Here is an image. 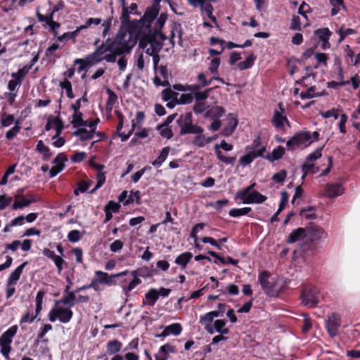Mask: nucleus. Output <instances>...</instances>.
Here are the masks:
<instances>
[{"label": "nucleus", "instance_id": "nucleus-1", "mask_svg": "<svg viewBox=\"0 0 360 360\" xmlns=\"http://www.w3.org/2000/svg\"><path fill=\"white\" fill-rule=\"evenodd\" d=\"M167 15L162 13L157 19L153 20V22L143 20H140L141 26L146 28L148 36L141 39L139 46L146 49V53L148 56L158 53L162 49L163 41L166 39V34L162 32V28L166 22Z\"/></svg>", "mask_w": 360, "mask_h": 360}, {"label": "nucleus", "instance_id": "nucleus-2", "mask_svg": "<svg viewBox=\"0 0 360 360\" xmlns=\"http://www.w3.org/2000/svg\"><path fill=\"white\" fill-rule=\"evenodd\" d=\"M136 42L137 38L134 34L120 30L114 38H108L104 44L110 54L114 55L116 60L117 56L129 53Z\"/></svg>", "mask_w": 360, "mask_h": 360}, {"label": "nucleus", "instance_id": "nucleus-3", "mask_svg": "<svg viewBox=\"0 0 360 360\" xmlns=\"http://www.w3.org/2000/svg\"><path fill=\"white\" fill-rule=\"evenodd\" d=\"M103 60L108 63L115 62L114 55L110 54L106 46L103 42L100 46L96 47V50L91 54L87 55L84 59H76L75 64H79V70H84L85 68L91 67Z\"/></svg>", "mask_w": 360, "mask_h": 360}, {"label": "nucleus", "instance_id": "nucleus-4", "mask_svg": "<svg viewBox=\"0 0 360 360\" xmlns=\"http://www.w3.org/2000/svg\"><path fill=\"white\" fill-rule=\"evenodd\" d=\"M259 281L265 293L270 297H276L283 288V282L281 279L271 278L266 271L259 275Z\"/></svg>", "mask_w": 360, "mask_h": 360}, {"label": "nucleus", "instance_id": "nucleus-5", "mask_svg": "<svg viewBox=\"0 0 360 360\" xmlns=\"http://www.w3.org/2000/svg\"><path fill=\"white\" fill-rule=\"evenodd\" d=\"M125 273H117L115 274H108L102 271H96V277L92 279V285L96 292H101L104 290V286H112L117 285L116 278L122 276Z\"/></svg>", "mask_w": 360, "mask_h": 360}, {"label": "nucleus", "instance_id": "nucleus-6", "mask_svg": "<svg viewBox=\"0 0 360 360\" xmlns=\"http://www.w3.org/2000/svg\"><path fill=\"white\" fill-rule=\"evenodd\" d=\"M255 183L238 191L235 196L236 200H240L244 204L262 203L266 200V197L254 190Z\"/></svg>", "mask_w": 360, "mask_h": 360}, {"label": "nucleus", "instance_id": "nucleus-7", "mask_svg": "<svg viewBox=\"0 0 360 360\" xmlns=\"http://www.w3.org/2000/svg\"><path fill=\"white\" fill-rule=\"evenodd\" d=\"M121 273H125L122 277H124L120 281V285L122 290V292L127 297L129 296V292L132 291L138 285L141 283V279L139 278L136 271L129 272L124 271Z\"/></svg>", "mask_w": 360, "mask_h": 360}, {"label": "nucleus", "instance_id": "nucleus-8", "mask_svg": "<svg viewBox=\"0 0 360 360\" xmlns=\"http://www.w3.org/2000/svg\"><path fill=\"white\" fill-rule=\"evenodd\" d=\"M192 113L187 112L184 115H181L177 120V123L180 127V134H202L203 129L196 124H193Z\"/></svg>", "mask_w": 360, "mask_h": 360}, {"label": "nucleus", "instance_id": "nucleus-9", "mask_svg": "<svg viewBox=\"0 0 360 360\" xmlns=\"http://www.w3.org/2000/svg\"><path fill=\"white\" fill-rule=\"evenodd\" d=\"M314 141L311 134L307 131L297 133L291 137L286 143L288 150H294L300 148H306Z\"/></svg>", "mask_w": 360, "mask_h": 360}, {"label": "nucleus", "instance_id": "nucleus-10", "mask_svg": "<svg viewBox=\"0 0 360 360\" xmlns=\"http://www.w3.org/2000/svg\"><path fill=\"white\" fill-rule=\"evenodd\" d=\"M17 331L18 326H13L5 331L0 337V352L7 360L9 359V354L12 349L11 343Z\"/></svg>", "mask_w": 360, "mask_h": 360}, {"label": "nucleus", "instance_id": "nucleus-11", "mask_svg": "<svg viewBox=\"0 0 360 360\" xmlns=\"http://www.w3.org/2000/svg\"><path fill=\"white\" fill-rule=\"evenodd\" d=\"M321 298L319 290L313 286H306L301 294L302 304L309 308L315 307Z\"/></svg>", "mask_w": 360, "mask_h": 360}, {"label": "nucleus", "instance_id": "nucleus-12", "mask_svg": "<svg viewBox=\"0 0 360 360\" xmlns=\"http://www.w3.org/2000/svg\"><path fill=\"white\" fill-rule=\"evenodd\" d=\"M73 316V312L70 308L61 307L59 304L52 308L48 314L49 320L55 322L57 319L63 323H67L70 321Z\"/></svg>", "mask_w": 360, "mask_h": 360}, {"label": "nucleus", "instance_id": "nucleus-13", "mask_svg": "<svg viewBox=\"0 0 360 360\" xmlns=\"http://www.w3.org/2000/svg\"><path fill=\"white\" fill-rule=\"evenodd\" d=\"M44 295L45 292L43 290L38 291L35 299V314L34 316H30V311H27L26 314L21 318L20 321V323H32L34 321V319L38 316L42 309L43 299Z\"/></svg>", "mask_w": 360, "mask_h": 360}, {"label": "nucleus", "instance_id": "nucleus-14", "mask_svg": "<svg viewBox=\"0 0 360 360\" xmlns=\"http://www.w3.org/2000/svg\"><path fill=\"white\" fill-rule=\"evenodd\" d=\"M341 325V319L340 315L332 314L328 316L326 321V328L330 335L333 338L338 335V331Z\"/></svg>", "mask_w": 360, "mask_h": 360}, {"label": "nucleus", "instance_id": "nucleus-15", "mask_svg": "<svg viewBox=\"0 0 360 360\" xmlns=\"http://www.w3.org/2000/svg\"><path fill=\"white\" fill-rule=\"evenodd\" d=\"M314 34L321 41V47L323 49H328L330 48L329 39L331 35V32L328 28H320L314 32Z\"/></svg>", "mask_w": 360, "mask_h": 360}, {"label": "nucleus", "instance_id": "nucleus-16", "mask_svg": "<svg viewBox=\"0 0 360 360\" xmlns=\"http://www.w3.org/2000/svg\"><path fill=\"white\" fill-rule=\"evenodd\" d=\"M344 188L339 183L328 184L326 186V195L330 198H336L344 193Z\"/></svg>", "mask_w": 360, "mask_h": 360}, {"label": "nucleus", "instance_id": "nucleus-17", "mask_svg": "<svg viewBox=\"0 0 360 360\" xmlns=\"http://www.w3.org/2000/svg\"><path fill=\"white\" fill-rule=\"evenodd\" d=\"M162 0H154V3L151 7L146 9L143 16L144 20L153 22V20L157 19L159 13L160 3Z\"/></svg>", "mask_w": 360, "mask_h": 360}, {"label": "nucleus", "instance_id": "nucleus-18", "mask_svg": "<svg viewBox=\"0 0 360 360\" xmlns=\"http://www.w3.org/2000/svg\"><path fill=\"white\" fill-rule=\"evenodd\" d=\"M198 82L199 84L187 85L188 91H197L200 90L202 87L210 85L212 81V77L210 79H207L205 75L203 72H200L197 77Z\"/></svg>", "mask_w": 360, "mask_h": 360}, {"label": "nucleus", "instance_id": "nucleus-19", "mask_svg": "<svg viewBox=\"0 0 360 360\" xmlns=\"http://www.w3.org/2000/svg\"><path fill=\"white\" fill-rule=\"evenodd\" d=\"M281 106V104L279 105ZM281 112L276 110L274 112V117L272 120V122L276 129L284 130L285 124H288V121L285 115H283L284 112V109L280 107Z\"/></svg>", "mask_w": 360, "mask_h": 360}, {"label": "nucleus", "instance_id": "nucleus-20", "mask_svg": "<svg viewBox=\"0 0 360 360\" xmlns=\"http://www.w3.org/2000/svg\"><path fill=\"white\" fill-rule=\"evenodd\" d=\"M221 63L219 58H213L209 65L208 70L213 75L212 79H216L222 84H226L224 80L218 76V69Z\"/></svg>", "mask_w": 360, "mask_h": 360}, {"label": "nucleus", "instance_id": "nucleus-21", "mask_svg": "<svg viewBox=\"0 0 360 360\" xmlns=\"http://www.w3.org/2000/svg\"><path fill=\"white\" fill-rule=\"evenodd\" d=\"M226 121L227 123L223 129L222 134L226 136H229L234 131L238 124V121L233 114H229L227 117Z\"/></svg>", "mask_w": 360, "mask_h": 360}, {"label": "nucleus", "instance_id": "nucleus-22", "mask_svg": "<svg viewBox=\"0 0 360 360\" xmlns=\"http://www.w3.org/2000/svg\"><path fill=\"white\" fill-rule=\"evenodd\" d=\"M94 167L97 169L96 174V186L91 191V193L95 192L97 189L101 188L105 181V173L103 172L104 165H97L94 164Z\"/></svg>", "mask_w": 360, "mask_h": 360}, {"label": "nucleus", "instance_id": "nucleus-23", "mask_svg": "<svg viewBox=\"0 0 360 360\" xmlns=\"http://www.w3.org/2000/svg\"><path fill=\"white\" fill-rule=\"evenodd\" d=\"M174 352V347L170 344L161 346L155 356V360H167L169 353Z\"/></svg>", "mask_w": 360, "mask_h": 360}, {"label": "nucleus", "instance_id": "nucleus-24", "mask_svg": "<svg viewBox=\"0 0 360 360\" xmlns=\"http://www.w3.org/2000/svg\"><path fill=\"white\" fill-rule=\"evenodd\" d=\"M26 265L27 262H23L20 266H18L13 272H11L7 281L8 286L16 284L17 281L20 279V275L22 273V271Z\"/></svg>", "mask_w": 360, "mask_h": 360}, {"label": "nucleus", "instance_id": "nucleus-25", "mask_svg": "<svg viewBox=\"0 0 360 360\" xmlns=\"http://www.w3.org/2000/svg\"><path fill=\"white\" fill-rule=\"evenodd\" d=\"M306 236V231L303 228H298L292 231L288 236L287 242L288 243H294L300 240L303 239Z\"/></svg>", "mask_w": 360, "mask_h": 360}, {"label": "nucleus", "instance_id": "nucleus-26", "mask_svg": "<svg viewBox=\"0 0 360 360\" xmlns=\"http://www.w3.org/2000/svg\"><path fill=\"white\" fill-rule=\"evenodd\" d=\"M95 131L87 130L85 127H78L77 130L73 132V135L79 136L80 140L86 141L93 139Z\"/></svg>", "mask_w": 360, "mask_h": 360}, {"label": "nucleus", "instance_id": "nucleus-27", "mask_svg": "<svg viewBox=\"0 0 360 360\" xmlns=\"http://www.w3.org/2000/svg\"><path fill=\"white\" fill-rule=\"evenodd\" d=\"M225 112V110L221 106H213L207 110L205 114V117H210L212 120L219 119Z\"/></svg>", "mask_w": 360, "mask_h": 360}, {"label": "nucleus", "instance_id": "nucleus-28", "mask_svg": "<svg viewBox=\"0 0 360 360\" xmlns=\"http://www.w3.org/2000/svg\"><path fill=\"white\" fill-rule=\"evenodd\" d=\"M327 237V233L320 227L312 228L309 231V238L312 241H319Z\"/></svg>", "mask_w": 360, "mask_h": 360}, {"label": "nucleus", "instance_id": "nucleus-29", "mask_svg": "<svg viewBox=\"0 0 360 360\" xmlns=\"http://www.w3.org/2000/svg\"><path fill=\"white\" fill-rule=\"evenodd\" d=\"M122 348V344L117 340H110L106 345L107 352L110 355L117 354L121 351Z\"/></svg>", "mask_w": 360, "mask_h": 360}, {"label": "nucleus", "instance_id": "nucleus-30", "mask_svg": "<svg viewBox=\"0 0 360 360\" xmlns=\"http://www.w3.org/2000/svg\"><path fill=\"white\" fill-rule=\"evenodd\" d=\"M285 153V148L282 146H278L274 148L271 153H268L264 158L270 162H274L281 159Z\"/></svg>", "mask_w": 360, "mask_h": 360}, {"label": "nucleus", "instance_id": "nucleus-31", "mask_svg": "<svg viewBox=\"0 0 360 360\" xmlns=\"http://www.w3.org/2000/svg\"><path fill=\"white\" fill-rule=\"evenodd\" d=\"M75 292L76 291L67 292L61 300L56 301V304L58 305L62 303L68 305L70 307H73L75 304L76 300Z\"/></svg>", "mask_w": 360, "mask_h": 360}, {"label": "nucleus", "instance_id": "nucleus-32", "mask_svg": "<svg viewBox=\"0 0 360 360\" xmlns=\"http://www.w3.org/2000/svg\"><path fill=\"white\" fill-rule=\"evenodd\" d=\"M201 11L203 15H206L218 27L216 18L213 15V6L210 4L202 2L200 4Z\"/></svg>", "mask_w": 360, "mask_h": 360}, {"label": "nucleus", "instance_id": "nucleus-33", "mask_svg": "<svg viewBox=\"0 0 360 360\" xmlns=\"http://www.w3.org/2000/svg\"><path fill=\"white\" fill-rule=\"evenodd\" d=\"M181 25L180 24L174 23L171 26L170 34L169 36L166 35V39H169L171 43L174 44L175 41L174 39L176 36H177L179 41L181 40Z\"/></svg>", "mask_w": 360, "mask_h": 360}, {"label": "nucleus", "instance_id": "nucleus-34", "mask_svg": "<svg viewBox=\"0 0 360 360\" xmlns=\"http://www.w3.org/2000/svg\"><path fill=\"white\" fill-rule=\"evenodd\" d=\"M193 257V254L189 252H184L179 255L176 259L174 262L181 266L182 269L186 268L188 263Z\"/></svg>", "mask_w": 360, "mask_h": 360}, {"label": "nucleus", "instance_id": "nucleus-35", "mask_svg": "<svg viewBox=\"0 0 360 360\" xmlns=\"http://www.w3.org/2000/svg\"><path fill=\"white\" fill-rule=\"evenodd\" d=\"M169 151L170 148L169 146L163 148L159 156L152 162V165L156 167H160L162 164L167 160Z\"/></svg>", "mask_w": 360, "mask_h": 360}, {"label": "nucleus", "instance_id": "nucleus-36", "mask_svg": "<svg viewBox=\"0 0 360 360\" xmlns=\"http://www.w3.org/2000/svg\"><path fill=\"white\" fill-rule=\"evenodd\" d=\"M82 113L81 112H74L72 115V120L71 121V124L73 127L78 128L81 127H85L86 124V122L82 118Z\"/></svg>", "mask_w": 360, "mask_h": 360}, {"label": "nucleus", "instance_id": "nucleus-37", "mask_svg": "<svg viewBox=\"0 0 360 360\" xmlns=\"http://www.w3.org/2000/svg\"><path fill=\"white\" fill-rule=\"evenodd\" d=\"M37 150L43 155V159L45 161L49 160L52 155L50 149L41 140L37 144Z\"/></svg>", "mask_w": 360, "mask_h": 360}, {"label": "nucleus", "instance_id": "nucleus-38", "mask_svg": "<svg viewBox=\"0 0 360 360\" xmlns=\"http://www.w3.org/2000/svg\"><path fill=\"white\" fill-rule=\"evenodd\" d=\"M330 5L333 7L331 9V15H336L341 10L345 9L344 0H329Z\"/></svg>", "mask_w": 360, "mask_h": 360}, {"label": "nucleus", "instance_id": "nucleus-39", "mask_svg": "<svg viewBox=\"0 0 360 360\" xmlns=\"http://www.w3.org/2000/svg\"><path fill=\"white\" fill-rule=\"evenodd\" d=\"M214 148L216 155L220 161L226 163V165H233L235 162L236 160V157L225 156L224 153L220 150V149L218 148V146H214Z\"/></svg>", "mask_w": 360, "mask_h": 360}, {"label": "nucleus", "instance_id": "nucleus-40", "mask_svg": "<svg viewBox=\"0 0 360 360\" xmlns=\"http://www.w3.org/2000/svg\"><path fill=\"white\" fill-rule=\"evenodd\" d=\"M225 326L226 322L224 320L218 319L214 322V328L215 331L222 335H226L229 332V328Z\"/></svg>", "mask_w": 360, "mask_h": 360}, {"label": "nucleus", "instance_id": "nucleus-41", "mask_svg": "<svg viewBox=\"0 0 360 360\" xmlns=\"http://www.w3.org/2000/svg\"><path fill=\"white\" fill-rule=\"evenodd\" d=\"M255 60H256V56L253 53H251L246 58L245 60L239 63L238 64V67L241 70L250 68L254 65Z\"/></svg>", "mask_w": 360, "mask_h": 360}, {"label": "nucleus", "instance_id": "nucleus-42", "mask_svg": "<svg viewBox=\"0 0 360 360\" xmlns=\"http://www.w3.org/2000/svg\"><path fill=\"white\" fill-rule=\"evenodd\" d=\"M168 335H173L175 336L179 335L182 331L181 325L179 323H172L165 327Z\"/></svg>", "mask_w": 360, "mask_h": 360}, {"label": "nucleus", "instance_id": "nucleus-43", "mask_svg": "<svg viewBox=\"0 0 360 360\" xmlns=\"http://www.w3.org/2000/svg\"><path fill=\"white\" fill-rule=\"evenodd\" d=\"M1 124L3 127H8L13 123H15V120L14 116L6 112H4L1 117Z\"/></svg>", "mask_w": 360, "mask_h": 360}, {"label": "nucleus", "instance_id": "nucleus-44", "mask_svg": "<svg viewBox=\"0 0 360 360\" xmlns=\"http://www.w3.org/2000/svg\"><path fill=\"white\" fill-rule=\"evenodd\" d=\"M159 293L156 289H150L146 294V299L148 300L149 304L153 306L158 300Z\"/></svg>", "mask_w": 360, "mask_h": 360}, {"label": "nucleus", "instance_id": "nucleus-45", "mask_svg": "<svg viewBox=\"0 0 360 360\" xmlns=\"http://www.w3.org/2000/svg\"><path fill=\"white\" fill-rule=\"evenodd\" d=\"M251 210L252 209L248 207L243 208H233L229 211V214L231 217H238L240 216L248 214Z\"/></svg>", "mask_w": 360, "mask_h": 360}, {"label": "nucleus", "instance_id": "nucleus-46", "mask_svg": "<svg viewBox=\"0 0 360 360\" xmlns=\"http://www.w3.org/2000/svg\"><path fill=\"white\" fill-rule=\"evenodd\" d=\"M20 124V122L19 120H15L14 127L6 133V139L11 140L19 133L21 129Z\"/></svg>", "mask_w": 360, "mask_h": 360}, {"label": "nucleus", "instance_id": "nucleus-47", "mask_svg": "<svg viewBox=\"0 0 360 360\" xmlns=\"http://www.w3.org/2000/svg\"><path fill=\"white\" fill-rule=\"evenodd\" d=\"M322 156V148H317L314 152L309 154L306 158V162L304 163L308 164H314L316 160L320 158Z\"/></svg>", "mask_w": 360, "mask_h": 360}, {"label": "nucleus", "instance_id": "nucleus-48", "mask_svg": "<svg viewBox=\"0 0 360 360\" xmlns=\"http://www.w3.org/2000/svg\"><path fill=\"white\" fill-rule=\"evenodd\" d=\"M198 135L196 136L193 139V144L195 146H197L198 147H202L205 144L210 143L212 141V138H205V136L202 135V134H198Z\"/></svg>", "mask_w": 360, "mask_h": 360}, {"label": "nucleus", "instance_id": "nucleus-49", "mask_svg": "<svg viewBox=\"0 0 360 360\" xmlns=\"http://www.w3.org/2000/svg\"><path fill=\"white\" fill-rule=\"evenodd\" d=\"M302 170L303 172L302 179H304L308 173H316L319 171V167H316L314 164L304 163Z\"/></svg>", "mask_w": 360, "mask_h": 360}, {"label": "nucleus", "instance_id": "nucleus-50", "mask_svg": "<svg viewBox=\"0 0 360 360\" xmlns=\"http://www.w3.org/2000/svg\"><path fill=\"white\" fill-rule=\"evenodd\" d=\"M255 158L256 155L250 150L247 154L242 156L239 162L243 167H245L252 162Z\"/></svg>", "mask_w": 360, "mask_h": 360}, {"label": "nucleus", "instance_id": "nucleus-51", "mask_svg": "<svg viewBox=\"0 0 360 360\" xmlns=\"http://www.w3.org/2000/svg\"><path fill=\"white\" fill-rule=\"evenodd\" d=\"M60 86L65 90L66 95L69 98H73L75 97L74 94L72 92V84L71 82L65 79L60 83Z\"/></svg>", "mask_w": 360, "mask_h": 360}, {"label": "nucleus", "instance_id": "nucleus-52", "mask_svg": "<svg viewBox=\"0 0 360 360\" xmlns=\"http://www.w3.org/2000/svg\"><path fill=\"white\" fill-rule=\"evenodd\" d=\"M341 110L338 108H332L325 112H321L320 115L322 117L327 119L329 117H333L335 120H337L339 116H340V112Z\"/></svg>", "mask_w": 360, "mask_h": 360}, {"label": "nucleus", "instance_id": "nucleus-53", "mask_svg": "<svg viewBox=\"0 0 360 360\" xmlns=\"http://www.w3.org/2000/svg\"><path fill=\"white\" fill-rule=\"evenodd\" d=\"M68 160V158L63 153L58 154L56 158L54 159L53 163L54 166L58 169L61 167V171L65 167V162Z\"/></svg>", "mask_w": 360, "mask_h": 360}, {"label": "nucleus", "instance_id": "nucleus-54", "mask_svg": "<svg viewBox=\"0 0 360 360\" xmlns=\"http://www.w3.org/2000/svg\"><path fill=\"white\" fill-rule=\"evenodd\" d=\"M158 129L160 131V134L166 139H170L172 136V129L167 126V124H162L158 127Z\"/></svg>", "mask_w": 360, "mask_h": 360}, {"label": "nucleus", "instance_id": "nucleus-55", "mask_svg": "<svg viewBox=\"0 0 360 360\" xmlns=\"http://www.w3.org/2000/svg\"><path fill=\"white\" fill-rule=\"evenodd\" d=\"M211 90L212 89H208L204 91H200V90L191 91L194 94L196 101H203L208 98L209 93Z\"/></svg>", "mask_w": 360, "mask_h": 360}, {"label": "nucleus", "instance_id": "nucleus-56", "mask_svg": "<svg viewBox=\"0 0 360 360\" xmlns=\"http://www.w3.org/2000/svg\"><path fill=\"white\" fill-rule=\"evenodd\" d=\"M106 92L108 95V100L106 102V105L108 108H110L111 109L112 108V106L114 105V104L117 102V96L115 94V92L112 91L110 89H107Z\"/></svg>", "mask_w": 360, "mask_h": 360}, {"label": "nucleus", "instance_id": "nucleus-57", "mask_svg": "<svg viewBox=\"0 0 360 360\" xmlns=\"http://www.w3.org/2000/svg\"><path fill=\"white\" fill-rule=\"evenodd\" d=\"M112 18H108L105 20H102L101 27L102 30V36L105 37L107 34H109V31L112 27Z\"/></svg>", "mask_w": 360, "mask_h": 360}, {"label": "nucleus", "instance_id": "nucleus-58", "mask_svg": "<svg viewBox=\"0 0 360 360\" xmlns=\"http://www.w3.org/2000/svg\"><path fill=\"white\" fill-rule=\"evenodd\" d=\"M208 105L205 102L203 101H196L195 105H193V111L195 114H200L205 111Z\"/></svg>", "mask_w": 360, "mask_h": 360}, {"label": "nucleus", "instance_id": "nucleus-59", "mask_svg": "<svg viewBox=\"0 0 360 360\" xmlns=\"http://www.w3.org/2000/svg\"><path fill=\"white\" fill-rule=\"evenodd\" d=\"M102 22V19L100 18H89L86 19L84 24L82 25L84 29L90 27L91 25H98Z\"/></svg>", "mask_w": 360, "mask_h": 360}, {"label": "nucleus", "instance_id": "nucleus-60", "mask_svg": "<svg viewBox=\"0 0 360 360\" xmlns=\"http://www.w3.org/2000/svg\"><path fill=\"white\" fill-rule=\"evenodd\" d=\"M81 237L82 235L78 230H72L68 234V238L72 243L78 242Z\"/></svg>", "mask_w": 360, "mask_h": 360}, {"label": "nucleus", "instance_id": "nucleus-61", "mask_svg": "<svg viewBox=\"0 0 360 360\" xmlns=\"http://www.w3.org/2000/svg\"><path fill=\"white\" fill-rule=\"evenodd\" d=\"M304 324L302 326V330L303 333H307L312 327V323L310 318L308 314H302Z\"/></svg>", "mask_w": 360, "mask_h": 360}, {"label": "nucleus", "instance_id": "nucleus-62", "mask_svg": "<svg viewBox=\"0 0 360 360\" xmlns=\"http://www.w3.org/2000/svg\"><path fill=\"white\" fill-rule=\"evenodd\" d=\"M31 204V200L23 198L21 200H15L13 204V209L17 210L24 207H27Z\"/></svg>", "mask_w": 360, "mask_h": 360}, {"label": "nucleus", "instance_id": "nucleus-63", "mask_svg": "<svg viewBox=\"0 0 360 360\" xmlns=\"http://www.w3.org/2000/svg\"><path fill=\"white\" fill-rule=\"evenodd\" d=\"M13 79L8 82V89L11 91H13L18 86L21 85L22 82L17 77H12Z\"/></svg>", "mask_w": 360, "mask_h": 360}, {"label": "nucleus", "instance_id": "nucleus-64", "mask_svg": "<svg viewBox=\"0 0 360 360\" xmlns=\"http://www.w3.org/2000/svg\"><path fill=\"white\" fill-rule=\"evenodd\" d=\"M162 93L163 99L165 101H169L171 99L176 98V96L178 95L176 93H175V92L172 91L171 89H164Z\"/></svg>", "mask_w": 360, "mask_h": 360}]
</instances>
